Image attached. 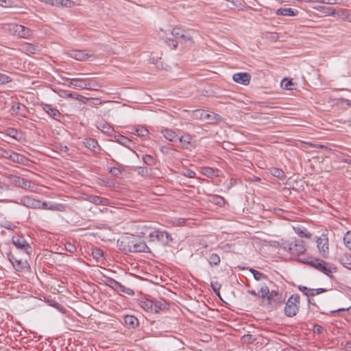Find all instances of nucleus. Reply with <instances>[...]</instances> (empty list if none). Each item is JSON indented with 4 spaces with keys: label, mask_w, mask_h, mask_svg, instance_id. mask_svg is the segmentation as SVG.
Masks as SVG:
<instances>
[{
    "label": "nucleus",
    "mask_w": 351,
    "mask_h": 351,
    "mask_svg": "<svg viewBox=\"0 0 351 351\" xmlns=\"http://www.w3.org/2000/svg\"><path fill=\"white\" fill-rule=\"evenodd\" d=\"M280 247L292 256H298L304 254L306 250L304 241L298 238L282 240Z\"/></svg>",
    "instance_id": "obj_1"
},
{
    "label": "nucleus",
    "mask_w": 351,
    "mask_h": 351,
    "mask_svg": "<svg viewBox=\"0 0 351 351\" xmlns=\"http://www.w3.org/2000/svg\"><path fill=\"white\" fill-rule=\"evenodd\" d=\"M147 232H148V241L150 243L158 242L166 246L173 241L171 234L166 230L153 228V230L147 229Z\"/></svg>",
    "instance_id": "obj_2"
},
{
    "label": "nucleus",
    "mask_w": 351,
    "mask_h": 351,
    "mask_svg": "<svg viewBox=\"0 0 351 351\" xmlns=\"http://www.w3.org/2000/svg\"><path fill=\"white\" fill-rule=\"evenodd\" d=\"M306 263L329 277H332V274L336 271V268L332 265L323 260L311 258Z\"/></svg>",
    "instance_id": "obj_3"
},
{
    "label": "nucleus",
    "mask_w": 351,
    "mask_h": 351,
    "mask_svg": "<svg viewBox=\"0 0 351 351\" xmlns=\"http://www.w3.org/2000/svg\"><path fill=\"white\" fill-rule=\"evenodd\" d=\"M300 298L298 294L291 295L285 306V314L289 317L295 316L299 311Z\"/></svg>",
    "instance_id": "obj_4"
},
{
    "label": "nucleus",
    "mask_w": 351,
    "mask_h": 351,
    "mask_svg": "<svg viewBox=\"0 0 351 351\" xmlns=\"http://www.w3.org/2000/svg\"><path fill=\"white\" fill-rule=\"evenodd\" d=\"M8 32L13 36L23 38H29L32 36V30L29 28L16 23L8 25Z\"/></svg>",
    "instance_id": "obj_5"
},
{
    "label": "nucleus",
    "mask_w": 351,
    "mask_h": 351,
    "mask_svg": "<svg viewBox=\"0 0 351 351\" xmlns=\"http://www.w3.org/2000/svg\"><path fill=\"white\" fill-rule=\"evenodd\" d=\"M196 118L205 121L209 124H215L221 121L222 118L218 114L213 112H208L204 110H197L194 112Z\"/></svg>",
    "instance_id": "obj_6"
},
{
    "label": "nucleus",
    "mask_w": 351,
    "mask_h": 351,
    "mask_svg": "<svg viewBox=\"0 0 351 351\" xmlns=\"http://www.w3.org/2000/svg\"><path fill=\"white\" fill-rule=\"evenodd\" d=\"M77 89L97 90L91 80L83 78H63Z\"/></svg>",
    "instance_id": "obj_7"
},
{
    "label": "nucleus",
    "mask_w": 351,
    "mask_h": 351,
    "mask_svg": "<svg viewBox=\"0 0 351 351\" xmlns=\"http://www.w3.org/2000/svg\"><path fill=\"white\" fill-rule=\"evenodd\" d=\"M9 261L17 271L26 273L30 271V266L26 260L19 258L16 256L10 254L9 256Z\"/></svg>",
    "instance_id": "obj_8"
},
{
    "label": "nucleus",
    "mask_w": 351,
    "mask_h": 351,
    "mask_svg": "<svg viewBox=\"0 0 351 351\" xmlns=\"http://www.w3.org/2000/svg\"><path fill=\"white\" fill-rule=\"evenodd\" d=\"M7 179L10 184L23 189L29 190L32 188V182L20 176L9 175L7 176Z\"/></svg>",
    "instance_id": "obj_9"
},
{
    "label": "nucleus",
    "mask_w": 351,
    "mask_h": 351,
    "mask_svg": "<svg viewBox=\"0 0 351 351\" xmlns=\"http://www.w3.org/2000/svg\"><path fill=\"white\" fill-rule=\"evenodd\" d=\"M12 241L14 246L19 250L23 251L27 254L32 253V249L23 237L19 235L13 236Z\"/></svg>",
    "instance_id": "obj_10"
},
{
    "label": "nucleus",
    "mask_w": 351,
    "mask_h": 351,
    "mask_svg": "<svg viewBox=\"0 0 351 351\" xmlns=\"http://www.w3.org/2000/svg\"><path fill=\"white\" fill-rule=\"evenodd\" d=\"M317 247L323 257L326 258L329 253V243L327 236L322 234L317 239Z\"/></svg>",
    "instance_id": "obj_11"
},
{
    "label": "nucleus",
    "mask_w": 351,
    "mask_h": 351,
    "mask_svg": "<svg viewBox=\"0 0 351 351\" xmlns=\"http://www.w3.org/2000/svg\"><path fill=\"white\" fill-rule=\"evenodd\" d=\"M172 36L176 39H181L182 43H189L191 45L194 44V40L192 36L189 34H186L184 32L178 27H174L171 30Z\"/></svg>",
    "instance_id": "obj_12"
},
{
    "label": "nucleus",
    "mask_w": 351,
    "mask_h": 351,
    "mask_svg": "<svg viewBox=\"0 0 351 351\" xmlns=\"http://www.w3.org/2000/svg\"><path fill=\"white\" fill-rule=\"evenodd\" d=\"M18 204H21L27 208L32 209H38L39 204V200L35 199L31 196L26 195L23 196L20 199V202H14Z\"/></svg>",
    "instance_id": "obj_13"
},
{
    "label": "nucleus",
    "mask_w": 351,
    "mask_h": 351,
    "mask_svg": "<svg viewBox=\"0 0 351 351\" xmlns=\"http://www.w3.org/2000/svg\"><path fill=\"white\" fill-rule=\"evenodd\" d=\"M96 127L101 132L108 136H112L114 132V128L108 123L104 121L97 122Z\"/></svg>",
    "instance_id": "obj_14"
},
{
    "label": "nucleus",
    "mask_w": 351,
    "mask_h": 351,
    "mask_svg": "<svg viewBox=\"0 0 351 351\" xmlns=\"http://www.w3.org/2000/svg\"><path fill=\"white\" fill-rule=\"evenodd\" d=\"M268 302L269 304H274V306H277L283 302L282 295L277 291H271L269 295L268 296Z\"/></svg>",
    "instance_id": "obj_15"
},
{
    "label": "nucleus",
    "mask_w": 351,
    "mask_h": 351,
    "mask_svg": "<svg viewBox=\"0 0 351 351\" xmlns=\"http://www.w3.org/2000/svg\"><path fill=\"white\" fill-rule=\"evenodd\" d=\"M232 79L237 83L247 85L250 81V75L247 73H237L233 75Z\"/></svg>",
    "instance_id": "obj_16"
},
{
    "label": "nucleus",
    "mask_w": 351,
    "mask_h": 351,
    "mask_svg": "<svg viewBox=\"0 0 351 351\" xmlns=\"http://www.w3.org/2000/svg\"><path fill=\"white\" fill-rule=\"evenodd\" d=\"M84 144L86 147H87L88 149L92 150L93 152H94L95 153H99L101 150V148L99 145L97 141H96L94 138H85L84 141Z\"/></svg>",
    "instance_id": "obj_17"
},
{
    "label": "nucleus",
    "mask_w": 351,
    "mask_h": 351,
    "mask_svg": "<svg viewBox=\"0 0 351 351\" xmlns=\"http://www.w3.org/2000/svg\"><path fill=\"white\" fill-rule=\"evenodd\" d=\"M93 53L90 52H86L83 50H76L73 51L71 53V56L75 60L80 61H84L88 59L90 56H92Z\"/></svg>",
    "instance_id": "obj_18"
},
{
    "label": "nucleus",
    "mask_w": 351,
    "mask_h": 351,
    "mask_svg": "<svg viewBox=\"0 0 351 351\" xmlns=\"http://www.w3.org/2000/svg\"><path fill=\"white\" fill-rule=\"evenodd\" d=\"M130 251L132 252H149L150 250L149 247L147 245L145 242L140 241L136 243H134L132 246H130Z\"/></svg>",
    "instance_id": "obj_19"
},
{
    "label": "nucleus",
    "mask_w": 351,
    "mask_h": 351,
    "mask_svg": "<svg viewBox=\"0 0 351 351\" xmlns=\"http://www.w3.org/2000/svg\"><path fill=\"white\" fill-rule=\"evenodd\" d=\"M43 110L46 112L51 117L58 119L60 117V112L56 108L49 104H43Z\"/></svg>",
    "instance_id": "obj_20"
},
{
    "label": "nucleus",
    "mask_w": 351,
    "mask_h": 351,
    "mask_svg": "<svg viewBox=\"0 0 351 351\" xmlns=\"http://www.w3.org/2000/svg\"><path fill=\"white\" fill-rule=\"evenodd\" d=\"M108 284L110 285V287H112L113 289H114L116 290H119L123 293H127L128 294H130V292L132 293H133V291H132L130 289H126L120 282H119L118 281H117L112 278H109Z\"/></svg>",
    "instance_id": "obj_21"
},
{
    "label": "nucleus",
    "mask_w": 351,
    "mask_h": 351,
    "mask_svg": "<svg viewBox=\"0 0 351 351\" xmlns=\"http://www.w3.org/2000/svg\"><path fill=\"white\" fill-rule=\"evenodd\" d=\"M169 308V304L164 300L160 299L154 300V313H159L160 311L167 310Z\"/></svg>",
    "instance_id": "obj_22"
},
{
    "label": "nucleus",
    "mask_w": 351,
    "mask_h": 351,
    "mask_svg": "<svg viewBox=\"0 0 351 351\" xmlns=\"http://www.w3.org/2000/svg\"><path fill=\"white\" fill-rule=\"evenodd\" d=\"M124 322L125 325L130 328H136L139 325L138 319L134 315H125L124 317Z\"/></svg>",
    "instance_id": "obj_23"
},
{
    "label": "nucleus",
    "mask_w": 351,
    "mask_h": 351,
    "mask_svg": "<svg viewBox=\"0 0 351 351\" xmlns=\"http://www.w3.org/2000/svg\"><path fill=\"white\" fill-rule=\"evenodd\" d=\"M90 202L96 205L107 206L109 204V199L97 195H90L88 197Z\"/></svg>",
    "instance_id": "obj_24"
},
{
    "label": "nucleus",
    "mask_w": 351,
    "mask_h": 351,
    "mask_svg": "<svg viewBox=\"0 0 351 351\" xmlns=\"http://www.w3.org/2000/svg\"><path fill=\"white\" fill-rule=\"evenodd\" d=\"M114 141L118 143L132 149L131 145L133 144L132 141L123 135H114Z\"/></svg>",
    "instance_id": "obj_25"
},
{
    "label": "nucleus",
    "mask_w": 351,
    "mask_h": 351,
    "mask_svg": "<svg viewBox=\"0 0 351 351\" xmlns=\"http://www.w3.org/2000/svg\"><path fill=\"white\" fill-rule=\"evenodd\" d=\"M339 260L345 267L351 270V254L345 253L339 258Z\"/></svg>",
    "instance_id": "obj_26"
},
{
    "label": "nucleus",
    "mask_w": 351,
    "mask_h": 351,
    "mask_svg": "<svg viewBox=\"0 0 351 351\" xmlns=\"http://www.w3.org/2000/svg\"><path fill=\"white\" fill-rule=\"evenodd\" d=\"M9 160L17 162L19 164H23L25 161V157L20 154H18L15 152H11L10 154H9Z\"/></svg>",
    "instance_id": "obj_27"
},
{
    "label": "nucleus",
    "mask_w": 351,
    "mask_h": 351,
    "mask_svg": "<svg viewBox=\"0 0 351 351\" xmlns=\"http://www.w3.org/2000/svg\"><path fill=\"white\" fill-rule=\"evenodd\" d=\"M154 300H145L141 302V306L147 312L154 313Z\"/></svg>",
    "instance_id": "obj_28"
},
{
    "label": "nucleus",
    "mask_w": 351,
    "mask_h": 351,
    "mask_svg": "<svg viewBox=\"0 0 351 351\" xmlns=\"http://www.w3.org/2000/svg\"><path fill=\"white\" fill-rule=\"evenodd\" d=\"M162 134L163 136L169 141H175L178 138L176 132L171 130H163Z\"/></svg>",
    "instance_id": "obj_29"
},
{
    "label": "nucleus",
    "mask_w": 351,
    "mask_h": 351,
    "mask_svg": "<svg viewBox=\"0 0 351 351\" xmlns=\"http://www.w3.org/2000/svg\"><path fill=\"white\" fill-rule=\"evenodd\" d=\"M184 149H189L191 145L192 137L189 134H185L178 138Z\"/></svg>",
    "instance_id": "obj_30"
},
{
    "label": "nucleus",
    "mask_w": 351,
    "mask_h": 351,
    "mask_svg": "<svg viewBox=\"0 0 351 351\" xmlns=\"http://www.w3.org/2000/svg\"><path fill=\"white\" fill-rule=\"evenodd\" d=\"M296 12L297 11L290 8H280L277 10L276 14L281 16H294Z\"/></svg>",
    "instance_id": "obj_31"
},
{
    "label": "nucleus",
    "mask_w": 351,
    "mask_h": 351,
    "mask_svg": "<svg viewBox=\"0 0 351 351\" xmlns=\"http://www.w3.org/2000/svg\"><path fill=\"white\" fill-rule=\"evenodd\" d=\"M250 271L253 274L254 279L258 281L267 280V276L263 273H261L252 268L250 269Z\"/></svg>",
    "instance_id": "obj_32"
},
{
    "label": "nucleus",
    "mask_w": 351,
    "mask_h": 351,
    "mask_svg": "<svg viewBox=\"0 0 351 351\" xmlns=\"http://www.w3.org/2000/svg\"><path fill=\"white\" fill-rule=\"evenodd\" d=\"M210 201L219 206H222L223 205L225 204L226 202L225 199L223 197L217 195H211Z\"/></svg>",
    "instance_id": "obj_33"
},
{
    "label": "nucleus",
    "mask_w": 351,
    "mask_h": 351,
    "mask_svg": "<svg viewBox=\"0 0 351 351\" xmlns=\"http://www.w3.org/2000/svg\"><path fill=\"white\" fill-rule=\"evenodd\" d=\"M221 262V258L217 254L213 253L210 254L208 263L210 265L212 266H217Z\"/></svg>",
    "instance_id": "obj_34"
},
{
    "label": "nucleus",
    "mask_w": 351,
    "mask_h": 351,
    "mask_svg": "<svg viewBox=\"0 0 351 351\" xmlns=\"http://www.w3.org/2000/svg\"><path fill=\"white\" fill-rule=\"evenodd\" d=\"M74 5V2L71 0H56L55 6L71 8Z\"/></svg>",
    "instance_id": "obj_35"
},
{
    "label": "nucleus",
    "mask_w": 351,
    "mask_h": 351,
    "mask_svg": "<svg viewBox=\"0 0 351 351\" xmlns=\"http://www.w3.org/2000/svg\"><path fill=\"white\" fill-rule=\"evenodd\" d=\"M134 134L138 136L145 137L149 134V131L143 126H137L135 129Z\"/></svg>",
    "instance_id": "obj_36"
},
{
    "label": "nucleus",
    "mask_w": 351,
    "mask_h": 351,
    "mask_svg": "<svg viewBox=\"0 0 351 351\" xmlns=\"http://www.w3.org/2000/svg\"><path fill=\"white\" fill-rule=\"evenodd\" d=\"M143 162L149 166H154L156 163V160L152 156L149 154H145L143 156Z\"/></svg>",
    "instance_id": "obj_37"
},
{
    "label": "nucleus",
    "mask_w": 351,
    "mask_h": 351,
    "mask_svg": "<svg viewBox=\"0 0 351 351\" xmlns=\"http://www.w3.org/2000/svg\"><path fill=\"white\" fill-rule=\"evenodd\" d=\"M298 289L306 296H314V289H311L305 286L299 285Z\"/></svg>",
    "instance_id": "obj_38"
},
{
    "label": "nucleus",
    "mask_w": 351,
    "mask_h": 351,
    "mask_svg": "<svg viewBox=\"0 0 351 351\" xmlns=\"http://www.w3.org/2000/svg\"><path fill=\"white\" fill-rule=\"evenodd\" d=\"M92 254L93 258L97 260V261H99L104 257V252L99 248H95L93 250Z\"/></svg>",
    "instance_id": "obj_39"
},
{
    "label": "nucleus",
    "mask_w": 351,
    "mask_h": 351,
    "mask_svg": "<svg viewBox=\"0 0 351 351\" xmlns=\"http://www.w3.org/2000/svg\"><path fill=\"white\" fill-rule=\"evenodd\" d=\"M48 210L62 212L64 210V206L61 204H49Z\"/></svg>",
    "instance_id": "obj_40"
},
{
    "label": "nucleus",
    "mask_w": 351,
    "mask_h": 351,
    "mask_svg": "<svg viewBox=\"0 0 351 351\" xmlns=\"http://www.w3.org/2000/svg\"><path fill=\"white\" fill-rule=\"evenodd\" d=\"M271 291H269L268 287L266 285H263L260 288L259 293L262 298H267V300H268V296L269 295Z\"/></svg>",
    "instance_id": "obj_41"
},
{
    "label": "nucleus",
    "mask_w": 351,
    "mask_h": 351,
    "mask_svg": "<svg viewBox=\"0 0 351 351\" xmlns=\"http://www.w3.org/2000/svg\"><path fill=\"white\" fill-rule=\"evenodd\" d=\"M345 245L351 251V230L348 231L343 237Z\"/></svg>",
    "instance_id": "obj_42"
},
{
    "label": "nucleus",
    "mask_w": 351,
    "mask_h": 351,
    "mask_svg": "<svg viewBox=\"0 0 351 351\" xmlns=\"http://www.w3.org/2000/svg\"><path fill=\"white\" fill-rule=\"evenodd\" d=\"M295 231L301 238L310 239L311 237V234L309 232L303 230L300 228H295Z\"/></svg>",
    "instance_id": "obj_43"
},
{
    "label": "nucleus",
    "mask_w": 351,
    "mask_h": 351,
    "mask_svg": "<svg viewBox=\"0 0 351 351\" xmlns=\"http://www.w3.org/2000/svg\"><path fill=\"white\" fill-rule=\"evenodd\" d=\"M282 86L287 90H293L294 89V84L292 82L291 80H287L285 78L282 81Z\"/></svg>",
    "instance_id": "obj_44"
},
{
    "label": "nucleus",
    "mask_w": 351,
    "mask_h": 351,
    "mask_svg": "<svg viewBox=\"0 0 351 351\" xmlns=\"http://www.w3.org/2000/svg\"><path fill=\"white\" fill-rule=\"evenodd\" d=\"M271 173L274 177L278 178H282L284 177V172L282 170L278 168H272L271 170Z\"/></svg>",
    "instance_id": "obj_45"
},
{
    "label": "nucleus",
    "mask_w": 351,
    "mask_h": 351,
    "mask_svg": "<svg viewBox=\"0 0 351 351\" xmlns=\"http://www.w3.org/2000/svg\"><path fill=\"white\" fill-rule=\"evenodd\" d=\"M12 82V78L2 73H0V86Z\"/></svg>",
    "instance_id": "obj_46"
},
{
    "label": "nucleus",
    "mask_w": 351,
    "mask_h": 351,
    "mask_svg": "<svg viewBox=\"0 0 351 351\" xmlns=\"http://www.w3.org/2000/svg\"><path fill=\"white\" fill-rule=\"evenodd\" d=\"M0 226L10 230L16 228V226L13 223L6 220L2 221L0 223Z\"/></svg>",
    "instance_id": "obj_47"
},
{
    "label": "nucleus",
    "mask_w": 351,
    "mask_h": 351,
    "mask_svg": "<svg viewBox=\"0 0 351 351\" xmlns=\"http://www.w3.org/2000/svg\"><path fill=\"white\" fill-rule=\"evenodd\" d=\"M147 229L153 230L152 228L149 227L146 225H138L137 226L138 233L141 234H144V235L148 234V232H147Z\"/></svg>",
    "instance_id": "obj_48"
},
{
    "label": "nucleus",
    "mask_w": 351,
    "mask_h": 351,
    "mask_svg": "<svg viewBox=\"0 0 351 351\" xmlns=\"http://www.w3.org/2000/svg\"><path fill=\"white\" fill-rule=\"evenodd\" d=\"M322 11L328 16H333L336 14L335 9L332 7H322Z\"/></svg>",
    "instance_id": "obj_49"
},
{
    "label": "nucleus",
    "mask_w": 351,
    "mask_h": 351,
    "mask_svg": "<svg viewBox=\"0 0 351 351\" xmlns=\"http://www.w3.org/2000/svg\"><path fill=\"white\" fill-rule=\"evenodd\" d=\"M64 98H72L75 99L76 100L81 101L84 97L82 95H80L76 93H66L64 96H62Z\"/></svg>",
    "instance_id": "obj_50"
},
{
    "label": "nucleus",
    "mask_w": 351,
    "mask_h": 351,
    "mask_svg": "<svg viewBox=\"0 0 351 351\" xmlns=\"http://www.w3.org/2000/svg\"><path fill=\"white\" fill-rule=\"evenodd\" d=\"M210 286L213 291L219 296V290L221 289V284L217 281L211 282Z\"/></svg>",
    "instance_id": "obj_51"
},
{
    "label": "nucleus",
    "mask_w": 351,
    "mask_h": 351,
    "mask_svg": "<svg viewBox=\"0 0 351 351\" xmlns=\"http://www.w3.org/2000/svg\"><path fill=\"white\" fill-rule=\"evenodd\" d=\"M123 169L121 167H113L110 169V173L116 177H119L122 173Z\"/></svg>",
    "instance_id": "obj_52"
},
{
    "label": "nucleus",
    "mask_w": 351,
    "mask_h": 351,
    "mask_svg": "<svg viewBox=\"0 0 351 351\" xmlns=\"http://www.w3.org/2000/svg\"><path fill=\"white\" fill-rule=\"evenodd\" d=\"M167 45L169 47H172L173 49H176L178 47V42L171 38H167L165 40Z\"/></svg>",
    "instance_id": "obj_53"
},
{
    "label": "nucleus",
    "mask_w": 351,
    "mask_h": 351,
    "mask_svg": "<svg viewBox=\"0 0 351 351\" xmlns=\"http://www.w3.org/2000/svg\"><path fill=\"white\" fill-rule=\"evenodd\" d=\"M183 175L188 177V178H193L195 177V173L191 170V169H186L184 173H183Z\"/></svg>",
    "instance_id": "obj_54"
},
{
    "label": "nucleus",
    "mask_w": 351,
    "mask_h": 351,
    "mask_svg": "<svg viewBox=\"0 0 351 351\" xmlns=\"http://www.w3.org/2000/svg\"><path fill=\"white\" fill-rule=\"evenodd\" d=\"M26 51L32 53H35L36 49L34 45L32 44H27L26 47Z\"/></svg>",
    "instance_id": "obj_55"
},
{
    "label": "nucleus",
    "mask_w": 351,
    "mask_h": 351,
    "mask_svg": "<svg viewBox=\"0 0 351 351\" xmlns=\"http://www.w3.org/2000/svg\"><path fill=\"white\" fill-rule=\"evenodd\" d=\"M0 5L2 7L8 8L11 6L10 0H0Z\"/></svg>",
    "instance_id": "obj_56"
},
{
    "label": "nucleus",
    "mask_w": 351,
    "mask_h": 351,
    "mask_svg": "<svg viewBox=\"0 0 351 351\" xmlns=\"http://www.w3.org/2000/svg\"><path fill=\"white\" fill-rule=\"evenodd\" d=\"M39 206H38V209H45V210H48V208H49V204L46 202H41L40 200H39Z\"/></svg>",
    "instance_id": "obj_57"
},
{
    "label": "nucleus",
    "mask_w": 351,
    "mask_h": 351,
    "mask_svg": "<svg viewBox=\"0 0 351 351\" xmlns=\"http://www.w3.org/2000/svg\"><path fill=\"white\" fill-rule=\"evenodd\" d=\"M245 341H247L248 343H252L255 339L251 335H247L243 337Z\"/></svg>",
    "instance_id": "obj_58"
},
{
    "label": "nucleus",
    "mask_w": 351,
    "mask_h": 351,
    "mask_svg": "<svg viewBox=\"0 0 351 351\" xmlns=\"http://www.w3.org/2000/svg\"><path fill=\"white\" fill-rule=\"evenodd\" d=\"M11 152L12 151H8V150L3 149V150H1V154L2 157L9 159V154H10Z\"/></svg>",
    "instance_id": "obj_59"
},
{
    "label": "nucleus",
    "mask_w": 351,
    "mask_h": 351,
    "mask_svg": "<svg viewBox=\"0 0 351 351\" xmlns=\"http://www.w3.org/2000/svg\"><path fill=\"white\" fill-rule=\"evenodd\" d=\"M314 296L316 295H318V294H320L322 293H324V292H326V289H323V288H319V289H314Z\"/></svg>",
    "instance_id": "obj_60"
},
{
    "label": "nucleus",
    "mask_w": 351,
    "mask_h": 351,
    "mask_svg": "<svg viewBox=\"0 0 351 351\" xmlns=\"http://www.w3.org/2000/svg\"><path fill=\"white\" fill-rule=\"evenodd\" d=\"M41 2L45 3L47 4L55 6V3L56 0H39Z\"/></svg>",
    "instance_id": "obj_61"
},
{
    "label": "nucleus",
    "mask_w": 351,
    "mask_h": 351,
    "mask_svg": "<svg viewBox=\"0 0 351 351\" xmlns=\"http://www.w3.org/2000/svg\"><path fill=\"white\" fill-rule=\"evenodd\" d=\"M320 1L323 3L326 4H335L337 3V0H320Z\"/></svg>",
    "instance_id": "obj_62"
},
{
    "label": "nucleus",
    "mask_w": 351,
    "mask_h": 351,
    "mask_svg": "<svg viewBox=\"0 0 351 351\" xmlns=\"http://www.w3.org/2000/svg\"><path fill=\"white\" fill-rule=\"evenodd\" d=\"M344 349L346 351H351V341H348L346 343Z\"/></svg>",
    "instance_id": "obj_63"
},
{
    "label": "nucleus",
    "mask_w": 351,
    "mask_h": 351,
    "mask_svg": "<svg viewBox=\"0 0 351 351\" xmlns=\"http://www.w3.org/2000/svg\"><path fill=\"white\" fill-rule=\"evenodd\" d=\"M214 173V171L212 168H206V174H213Z\"/></svg>",
    "instance_id": "obj_64"
}]
</instances>
